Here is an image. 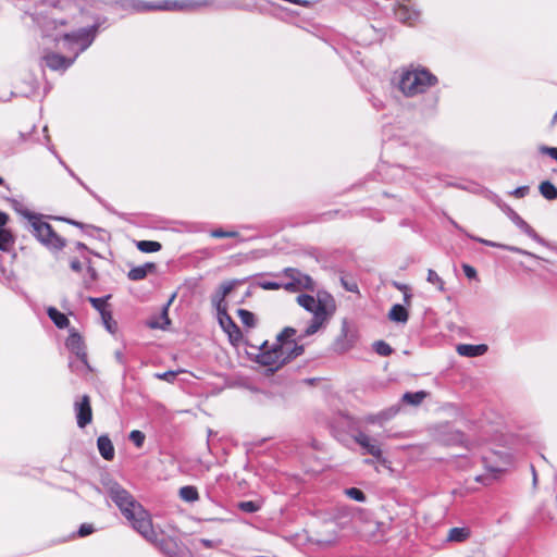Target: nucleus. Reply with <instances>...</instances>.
<instances>
[{
  "instance_id": "nucleus-34",
  "label": "nucleus",
  "mask_w": 557,
  "mask_h": 557,
  "mask_svg": "<svg viewBox=\"0 0 557 557\" xmlns=\"http://www.w3.org/2000/svg\"><path fill=\"white\" fill-rule=\"evenodd\" d=\"M373 348L376 351V354H379L380 356L385 357V356H389L392 354L391 346L383 341L375 342L373 345Z\"/></svg>"
},
{
  "instance_id": "nucleus-42",
  "label": "nucleus",
  "mask_w": 557,
  "mask_h": 557,
  "mask_svg": "<svg viewBox=\"0 0 557 557\" xmlns=\"http://www.w3.org/2000/svg\"><path fill=\"white\" fill-rule=\"evenodd\" d=\"M94 532V527L91 524H82L78 530L79 536H86Z\"/></svg>"
},
{
  "instance_id": "nucleus-14",
  "label": "nucleus",
  "mask_w": 557,
  "mask_h": 557,
  "mask_svg": "<svg viewBox=\"0 0 557 557\" xmlns=\"http://www.w3.org/2000/svg\"><path fill=\"white\" fill-rule=\"evenodd\" d=\"M152 544L169 557H176L181 552V546L177 541L171 537L163 540L157 537V542Z\"/></svg>"
},
{
  "instance_id": "nucleus-43",
  "label": "nucleus",
  "mask_w": 557,
  "mask_h": 557,
  "mask_svg": "<svg viewBox=\"0 0 557 557\" xmlns=\"http://www.w3.org/2000/svg\"><path fill=\"white\" fill-rule=\"evenodd\" d=\"M528 191H529L528 186H521V187L516 188L512 191V195L516 196L517 198H522L528 194Z\"/></svg>"
},
{
  "instance_id": "nucleus-15",
  "label": "nucleus",
  "mask_w": 557,
  "mask_h": 557,
  "mask_svg": "<svg viewBox=\"0 0 557 557\" xmlns=\"http://www.w3.org/2000/svg\"><path fill=\"white\" fill-rule=\"evenodd\" d=\"M457 352L463 357H478L482 356L487 351V346L484 344L481 345H470V344H459L456 347Z\"/></svg>"
},
{
  "instance_id": "nucleus-39",
  "label": "nucleus",
  "mask_w": 557,
  "mask_h": 557,
  "mask_svg": "<svg viewBox=\"0 0 557 557\" xmlns=\"http://www.w3.org/2000/svg\"><path fill=\"white\" fill-rule=\"evenodd\" d=\"M540 151L544 154H548L549 157H552L553 159H555L557 161V148L555 147H546V146H542L540 148Z\"/></svg>"
},
{
  "instance_id": "nucleus-31",
  "label": "nucleus",
  "mask_w": 557,
  "mask_h": 557,
  "mask_svg": "<svg viewBox=\"0 0 557 557\" xmlns=\"http://www.w3.org/2000/svg\"><path fill=\"white\" fill-rule=\"evenodd\" d=\"M426 281L433 285L436 286V288L441 292H443L445 289V283L444 281L442 280V277L434 271V270H429L428 271V277H426Z\"/></svg>"
},
{
  "instance_id": "nucleus-16",
  "label": "nucleus",
  "mask_w": 557,
  "mask_h": 557,
  "mask_svg": "<svg viewBox=\"0 0 557 557\" xmlns=\"http://www.w3.org/2000/svg\"><path fill=\"white\" fill-rule=\"evenodd\" d=\"M471 536V530L468 527L451 528L446 536L448 543H463Z\"/></svg>"
},
{
  "instance_id": "nucleus-18",
  "label": "nucleus",
  "mask_w": 557,
  "mask_h": 557,
  "mask_svg": "<svg viewBox=\"0 0 557 557\" xmlns=\"http://www.w3.org/2000/svg\"><path fill=\"white\" fill-rule=\"evenodd\" d=\"M97 446L102 458L106 460H112L114 458V447L111 440L107 435H101L98 437Z\"/></svg>"
},
{
  "instance_id": "nucleus-17",
  "label": "nucleus",
  "mask_w": 557,
  "mask_h": 557,
  "mask_svg": "<svg viewBox=\"0 0 557 557\" xmlns=\"http://www.w3.org/2000/svg\"><path fill=\"white\" fill-rule=\"evenodd\" d=\"M172 299L162 308L161 313L158 317L151 318L148 321V326L150 329H161L164 330L168 325H170L171 321L169 318V306L171 304Z\"/></svg>"
},
{
  "instance_id": "nucleus-11",
  "label": "nucleus",
  "mask_w": 557,
  "mask_h": 557,
  "mask_svg": "<svg viewBox=\"0 0 557 557\" xmlns=\"http://www.w3.org/2000/svg\"><path fill=\"white\" fill-rule=\"evenodd\" d=\"M219 313V322L225 333H227L230 341L235 344L240 341L242 332L239 327L234 323L232 318L226 313V308H222Z\"/></svg>"
},
{
  "instance_id": "nucleus-9",
  "label": "nucleus",
  "mask_w": 557,
  "mask_h": 557,
  "mask_svg": "<svg viewBox=\"0 0 557 557\" xmlns=\"http://www.w3.org/2000/svg\"><path fill=\"white\" fill-rule=\"evenodd\" d=\"M354 438L355 442L360 445L367 454L373 456L377 461H383V453L376 440L370 437L363 432L357 433Z\"/></svg>"
},
{
  "instance_id": "nucleus-4",
  "label": "nucleus",
  "mask_w": 557,
  "mask_h": 557,
  "mask_svg": "<svg viewBox=\"0 0 557 557\" xmlns=\"http://www.w3.org/2000/svg\"><path fill=\"white\" fill-rule=\"evenodd\" d=\"M297 302L313 314L310 324L306 327L305 333L298 337V341L317 333L333 315L336 308L334 298L327 293L318 294V298L302 294L297 296Z\"/></svg>"
},
{
  "instance_id": "nucleus-47",
  "label": "nucleus",
  "mask_w": 557,
  "mask_h": 557,
  "mask_svg": "<svg viewBox=\"0 0 557 557\" xmlns=\"http://www.w3.org/2000/svg\"><path fill=\"white\" fill-rule=\"evenodd\" d=\"M70 265L71 269L75 272H79L82 270V263L77 259L72 260Z\"/></svg>"
},
{
  "instance_id": "nucleus-33",
  "label": "nucleus",
  "mask_w": 557,
  "mask_h": 557,
  "mask_svg": "<svg viewBox=\"0 0 557 557\" xmlns=\"http://www.w3.org/2000/svg\"><path fill=\"white\" fill-rule=\"evenodd\" d=\"M345 494H346L349 498H351V499H354V500H356V502L363 503V502L366 500V495H364V493H363L361 490L357 488V487H349V488H346V490H345Z\"/></svg>"
},
{
  "instance_id": "nucleus-57",
  "label": "nucleus",
  "mask_w": 557,
  "mask_h": 557,
  "mask_svg": "<svg viewBox=\"0 0 557 557\" xmlns=\"http://www.w3.org/2000/svg\"><path fill=\"white\" fill-rule=\"evenodd\" d=\"M554 120H557V112H556V113H555V115H554Z\"/></svg>"
},
{
  "instance_id": "nucleus-46",
  "label": "nucleus",
  "mask_w": 557,
  "mask_h": 557,
  "mask_svg": "<svg viewBox=\"0 0 557 557\" xmlns=\"http://www.w3.org/2000/svg\"><path fill=\"white\" fill-rule=\"evenodd\" d=\"M211 236L215 238H224L226 237V231L223 230H214L211 232Z\"/></svg>"
},
{
  "instance_id": "nucleus-32",
  "label": "nucleus",
  "mask_w": 557,
  "mask_h": 557,
  "mask_svg": "<svg viewBox=\"0 0 557 557\" xmlns=\"http://www.w3.org/2000/svg\"><path fill=\"white\" fill-rule=\"evenodd\" d=\"M237 314L242 321L243 324L251 327L255 326V314L248 310L245 309H238Z\"/></svg>"
},
{
  "instance_id": "nucleus-2",
  "label": "nucleus",
  "mask_w": 557,
  "mask_h": 557,
  "mask_svg": "<svg viewBox=\"0 0 557 557\" xmlns=\"http://www.w3.org/2000/svg\"><path fill=\"white\" fill-rule=\"evenodd\" d=\"M97 25L81 28L74 33H64L55 36V41L61 44V49L73 52L72 57H64L55 52L47 53L42 57L46 66L52 71H65L77 59L79 53L85 51L94 42L97 35Z\"/></svg>"
},
{
  "instance_id": "nucleus-28",
  "label": "nucleus",
  "mask_w": 557,
  "mask_h": 557,
  "mask_svg": "<svg viewBox=\"0 0 557 557\" xmlns=\"http://www.w3.org/2000/svg\"><path fill=\"white\" fill-rule=\"evenodd\" d=\"M180 497L188 503L198 500L199 494L196 487L187 485L180 488Z\"/></svg>"
},
{
  "instance_id": "nucleus-5",
  "label": "nucleus",
  "mask_w": 557,
  "mask_h": 557,
  "mask_svg": "<svg viewBox=\"0 0 557 557\" xmlns=\"http://www.w3.org/2000/svg\"><path fill=\"white\" fill-rule=\"evenodd\" d=\"M437 83L436 76L425 69H408L399 74L398 88L407 97L425 92Z\"/></svg>"
},
{
  "instance_id": "nucleus-49",
  "label": "nucleus",
  "mask_w": 557,
  "mask_h": 557,
  "mask_svg": "<svg viewBox=\"0 0 557 557\" xmlns=\"http://www.w3.org/2000/svg\"><path fill=\"white\" fill-rule=\"evenodd\" d=\"M103 323H104V326L106 329L110 332V333H113V322H112V318L111 319H106V320H102Z\"/></svg>"
},
{
  "instance_id": "nucleus-36",
  "label": "nucleus",
  "mask_w": 557,
  "mask_h": 557,
  "mask_svg": "<svg viewBox=\"0 0 557 557\" xmlns=\"http://www.w3.org/2000/svg\"><path fill=\"white\" fill-rule=\"evenodd\" d=\"M238 508L245 512H256L260 509V506L255 503V502H251V500H248V502H240L238 504Z\"/></svg>"
},
{
  "instance_id": "nucleus-20",
  "label": "nucleus",
  "mask_w": 557,
  "mask_h": 557,
  "mask_svg": "<svg viewBox=\"0 0 557 557\" xmlns=\"http://www.w3.org/2000/svg\"><path fill=\"white\" fill-rule=\"evenodd\" d=\"M398 411H399L398 407H391V408H388L386 410L381 411L376 416H370L367 419V422L383 424L384 422H386V421L391 420L392 418H394L398 413Z\"/></svg>"
},
{
  "instance_id": "nucleus-53",
  "label": "nucleus",
  "mask_w": 557,
  "mask_h": 557,
  "mask_svg": "<svg viewBox=\"0 0 557 557\" xmlns=\"http://www.w3.org/2000/svg\"><path fill=\"white\" fill-rule=\"evenodd\" d=\"M532 471H533V483L536 484L537 475H536V472L533 467H532Z\"/></svg>"
},
{
  "instance_id": "nucleus-25",
  "label": "nucleus",
  "mask_w": 557,
  "mask_h": 557,
  "mask_svg": "<svg viewBox=\"0 0 557 557\" xmlns=\"http://www.w3.org/2000/svg\"><path fill=\"white\" fill-rule=\"evenodd\" d=\"M392 321L405 323L408 320V311L401 305H394L388 313Z\"/></svg>"
},
{
  "instance_id": "nucleus-23",
  "label": "nucleus",
  "mask_w": 557,
  "mask_h": 557,
  "mask_svg": "<svg viewBox=\"0 0 557 557\" xmlns=\"http://www.w3.org/2000/svg\"><path fill=\"white\" fill-rule=\"evenodd\" d=\"M154 269L153 263H147L145 265L133 268L128 272V278L132 281H139L147 276L148 272Z\"/></svg>"
},
{
  "instance_id": "nucleus-44",
  "label": "nucleus",
  "mask_w": 557,
  "mask_h": 557,
  "mask_svg": "<svg viewBox=\"0 0 557 557\" xmlns=\"http://www.w3.org/2000/svg\"><path fill=\"white\" fill-rule=\"evenodd\" d=\"M87 272L89 274L90 280H89V282L88 281L85 282L86 285H88L89 283L94 282L97 278V272L92 267L89 265L87 268Z\"/></svg>"
},
{
  "instance_id": "nucleus-22",
  "label": "nucleus",
  "mask_w": 557,
  "mask_h": 557,
  "mask_svg": "<svg viewBox=\"0 0 557 557\" xmlns=\"http://www.w3.org/2000/svg\"><path fill=\"white\" fill-rule=\"evenodd\" d=\"M512 222L528 236H530L533 239H540L539 235L535 233V231L516 212H511L510 215Z\"/></svg>"
},
{
  "instance_id": "nucleus-50",
  "label": "nucleus",
  "mask_w": 557,
  "mask_h": 557,
  "mask_svg": "<svg viewBox=\"0 0 557 557\" xmlns=\"http://www.w3.org/2000/svg\"><path fill=\"white\" fill-rule=\"evenodd\" d=\"M238 236H239V234L237 232L226 231V237L235 238V237H238Z\"/></svg>"
},
{
  "instance_id": "nucleus-13",
  "label": "nucleus",
  "mask_w": 557,
  "mask_h": 557,
  "mask_svg": "<svg viewBox=\"0 0 557 557\" xmlns=\"http://www.w3.org/2000/svg\"><path fill=\"white\" fill-rule=\"evenodd\" d=\"M237 283V281H230L221 284L219 290L212 297V302L215 305L218 311H221L222 308H226L224 299L234 289Z\"/></svg>"
},
{
  "instance_id": "nucleus-12",
  "label": "nucleus",
  "mask_w": 557,
  "mask_h": 557,
  "mask_svg": "<svg viewBox=\"0 0 557 557\" xmlns=\"http://www.w3.org/2000/svg\"><path fill=\"white\" fill-rule=\"evenodd\" d=\"M75 412L77 425L79 428H85L88 423L91 422L92 412L90 399L87 395H84L79 401L75 403Z\"/></svg>"
},
{
  "instance_id": "nucleus-58",
  "label": "nucleus",
  "mask_w": 557,
  "mask_h": 557,
  "mask_svg": "<svg viewBox=\"0 0 557 557\" xmlns=\"http://www.w3.org/2000/svg\"><path fill=\"white\" fill-rule=\"evenodd\" d=\"M2 184H3V180L0 177V185H2Z\"/></svg>"
},
{
  "instance_id": "nucleus-21",
  "label": "nucleus",
  "mask_w": 557,
  "mask_h": 557,
  "mask_svg": "<svg viewBox=\"0 0 557 557\" xmlns=\"http://www.w3.org/2000/svg\"><path fill=\"white\" fill-rule=\"evenodd\" d=\"M110 298V296H107L104 298H95V297H89L88 298V301L91 304V306L99 311L100 315H101V319L102 320H106L107 318L108 319H111V312L107 310L106 306H107V300Z\"/></svg>"
},
{
  "instance_id": "nucleus-24",
  "label": "nucleus",
  "mask_w": 557,
  "mask_h": 557,
  "mask_svg": "<svg viewBox=\"0 0 557 557\" xmlns=\"http://www.w3.org/2000/svg\"><path fill=\"white\" fill-rule=\"evenodd\" d=\"M47 313L59 329H64L69 325V319L66 315L58 311L55 308H48Z\"/></svg>"
},
{
  "instance_id": "nucleus-1",
  "label": "nucleus",
  "mask_w": 557,
  "mask_h": 557,
  "mask_svg": "<svg viewBox=\"0 0 557 557\" xmlns=\"http://www.w3.org/2000/svg\"><path fill=\"white\" fill-rule=\"evenodd\" d=\"M102 484L106 493L119 507L125 519L131 522L133 529L149 543H156L157 531L153 528L151 516L141 504H139L127 490L112 479H103Z\"/></svg>"
},
{
  "instance_id": "nucleus-38",
  "label": "nucleus",
  "mask_w": 557,
  "mask_h": 557,
  "mask_svg": "<svg viewBox=\"0 0 557 557\" xmlns=\"http://www.w3.org/2000/svg\"><path fill=\"white\" fill-rule=\"evenodd\" d=\"M176 374H177V372L168 371V372H163V373H157L156 377L159 380L172 382L175 379Z\"/></svg>"
},
{
  "instance_id": "nucleus-48",
  "label": "nucleus",
  "mask_w": 557,
  "mask_h": 557,
  "mask_svg": "<svg viewBox=\"0 0 557 557\" xmlns=\"http://www.w3.org/2000/svg\"><path fill=\"white\" fill-rule=\"evenodd\" d=\"M9 221L8 214L0 211V228H3Z\"/></svg>"
},
{
  "instance_id": "nucleus-41",
  "label": "nucleus",
  "mask_w": 557,
  "mask_h": 557,
  "mask_svg": "<svg viewBox=\"0 0 557 557\" xmlns=\"http://www.w3.org/2000/svg\"><path fill=\"white\" fill-rule=\"evenodd\" d=\"M462 270L468 278H474L476 276V270L469 264H463Z\"/></svg>"
},
{
  "instance_id": "nucleus-45",
  "label": "nucleus",
  "mask_w": 557,
  "mask_h": 557,
  "mask_svg": "<svg viewBox=\"0 0 557 557\" xmlns=\"http://www.w3.org/2000/svg\"><path fill=\"white\" fill-rule=\"evenodd\" d=\"M343 285H344V287H345L348 292H352V293L358 292V286H357V284H356V283H354V282H352V283H347V282L343 281Z\"/></svg>"
},
{
  "instance_id": "nucleus-10",
  "label": "nucleus",
  "mask_w": 557,
  "mask_h": 557,
  "mask_svg": "<svg viewBox=\"0 0 557 557\" xmlns=\"http://www.w3.org/2000/svg\"><path fill=\"white\" fill-rule=\"evenodd\" d=\"M65 345L70 351L77 356L83 366L88 367L85 345L82 336L76 331L71 330Z\"/></svg>"
},
{
  "instance_id": "nucleus-29",
  "label": "nucleus",
  "mask_w": 557,
  "mask_h": 557,
  "mask_svg": "<svg viewBox=\"0 0 557 557\" xmlns=\"http://www.w3.org/2000/svg\"><path fill=\"white\" fill-rule=\"evenodd\" d=\"M136 247L141 252H157L161 249V244L154 240H139L136 243Z\"/></svg>"
},
{
  "instance_id": "nucleus-54",
  "label": "nucleus",
  "mask_w": 557,
  "mask_h": 557,
  "mask_svg": "<svg viewBox=\"0 0 557 557\" xmlns=\"http://www.w3.org/2000/svg\"><path fill=\"white\" fill-rule=\"evenodd\" d=\"M55 23H57L55 21L50 22V23L47 25V28H49L50 24H53V25L55 26Z\"/></svg>"
},
{
  "instance_id": "nucleus-35",
  "label": "nucleus",
  "mask_w": 557,
  "mask_h": 557,
  "mask_svg": "<svg viewBox=\"0 0 557 557\" xmlns=\"http://www.w3.org/2000/svg\"><path fill=\"white\" fill-rule=\"evenodd\" d=\"M145 434L141 431L134 430L129 433V440L135 444L136 447H141L145 442Z\"/></svg>"
},
{
  "instance_id": "nucleus-26",
  "label": "nucleus",
  "mask_w": 557,
  "mask_h": 557,
  "mask_svg": "<svg viewBox=\"0 0 557 557\" xmlns=\"http://www.w3.org/2000/svg\"><path fill=\"white\" fill-rule=\"evenodd\" d=\"M14 244L12 233L7 228H0V250L9 251Z\"/></svg>"
},
{
  "instance_id": "nucleus-6",
  "label": "nucleus",
  "mask_w": 557,
  "mask_h": 557,
  "mask_svg": "<svg viewBox=\"0 0 557 557\" xmlns=\"http://www.w3.org/2000/svg\"><path fill=\"white\" fill-rule=\"evenodd\" d=\"M18 212L26 219L28 231L47 248L60 250L65 246V240L40 215L27 209L18 210Z\"/></svg>"
},
{
  "instance_id": "nucleus-37",
  "label": "nucleus",
  "mask_w": 557,
  "mask_h": 557,
  "mask_svg": "<svg viewBox=\"0 0 557 557\" xmlns=\"http://www.w3.org/2000/svg\"><path fill=\"white\" fill-rule=\"evenodd\" d=\"M260 286L267 290H275L282 287L284 288V284L277 282H262L260 283Z\"/></svg>"
},
{
  "instance_id": "nucleus-51",
  "label": "nucleus",
  "mask_w": 557,
  "mask_h": 557,
  "mask_svg": "<svg viewBox=\"0 0 557 557\" xmlns=\"http://www.w3.org/2000/svg\"><path fill=\"white\" fill-rule=\"evenodd\" d=\"M201 542L203 543L205 546L207 547H211L212 546V542L210 540H201Z\"/></svg>"
},
{
  "instance_id": "nucleus-30",
  "label": "nucleus",
  "mask_w": 557,
  "mask_h": 557,
  "mask_svg": "<svg viewBox=\"0 0 557 557\" xmlns=\"http://www.w3.org/2000/svg\"><path fill=\"white\" fill-rule=\"evenodd\" d=\"M540 193L548 200L557 198V188L548 181L542 182L540 185Z\"/></svg>"
},
{
  "instance_id": "nucleus-7",
  "label": "nucleus",
  "mask_w": 557,
  "mask_h": 557,
  "mask_svg": "<svg viewBox=\"0 0 557 557\" xmlns=\"http://www.w3.org/2000/svg\"><path fill=\"white\" fill-rule=\"evenodd\" d=\"M203 3H198L189 0H160V1H144V0H129L126 2V8L134 12L147 11H187L193 10Z\"/></svg>"
},
{
  "instance_id": "nucleus-8",
  "label": "nucleus",
  "mask_w": 557,
  "mask_h": 557,
  "mask_svg": "<svg viewBox=\"0 0 557 557\" xmlns=\"http://www.w3.org/2000/svg\"><path fill=\"white\" fill-rule=\"evenodd\" d=\"M284 275L288 278H290V282L284 284V288L286 290L296 292L299 289H310L312 290L314 288V284L312 278L301 273L300 271L287 268L284 270Z\"/></svg>"
},
{
  "instance_id": "nucleus-3",
  "label": "nucleus",
  "mask_w": 557,
  "mask_h": 557,
  "mask_svg": "<svg viewBox=\"0 0 557 557\" xmlns=\"http://www.w3.org/2000/svg\"><path fill=\"white\" fill-rule=\"evenodd\" d=\"M297 331L293 327H285L277 336L276 343L269 346L264 342L260 347L257 361L269 367L271 371L278 370L289 360L302 355L304 345L294 339Z\"/></svg>"
},
{
  "instance_id": "nucleus-19",
  "label": "nucleus",
  "mask_w": 557,
  "mask_h": 557,
  "mask_svg": "<svg viewBox=\"0 0 557 557\" xmlns=\"http://www.w3.org/2000/svg\"><path fill=\"white\" fill-rule=\"evenodd\" d=\"M470 238H472V239H474V240H476V242H479L481 244H484L486 246L503 248V249H506V250H509V251H512V252H517V253H520V255H527V256L535 257L533 253H531V252H529L527 250H523L521 248H518V247L503 245V244L491 242V240H487V239H484V238H481V237H476V236H470Z\"/></svg>"
},
{
  "instance_id": "nucleus-40",
  "label": "nucleus",
  "mask_w": 557,
  "mask_h": 557,
  "mask_svg": "<svg viewBox=\"0 0 557 557\" xmlns=\"http://www.w3.org/2000/svg\"><path fill=\"white\" fill-rule=\"evenodd\" d=\"M396 14L404 22H408L409 24L413 23V20L411 17H406V14H407V8L406 7L399 8Z\"/></svg>"
},
{
  "instance_id": "nucleus-55",
  "label": "nucleus",
  "mask_w": 557,
  "mask_h": 557,
  "mask_svg": "<svg viewBox=\"0 0 557 557\" xmlns=\"http://www.w3.org/2000/svg\"><path fill=\"white\" fill-rule=\"evenodd\" d=\"M409 298H410V295L405 294V300L408 301Z\"/></svg>"
},
{
  "instance_id": "nucleus-56",
  "label": "nucleus",
  "mask_w": 557,
  "mask_h": 557,
  "mask_svg": "<svg viewBox=\"0 0 557 557\" xmlns=\"http://www.w3.org/2000/svg\"><path fill=\"white\" fill-rule=\"evenodd\" d=\"M77 247H78V248H85V245L79 243V244L77 245Z\"/></svg>"
},
{
  "instance_id": "nucleus-27",
  "label": "nucleus",
  "mask_w": 557,
  "mask_h": 557,
  "mask_svg": "<svg viewBox=\"0 0 557 557\" xmlns=\"http://www.w3.org/2000/svg\"><path fill=\"white\" fill-rule=\"evenodd\" d=\"M426 393L423 392V391H420V392H416V393H405L403 395V401L408 404V405H412V406H418L420 405L423 399L426 397Z\"/></svg>"
},
{
  "instance_id": "nucleus-52",
  "label": "nucleus",
  "mask_w": 557,
  "mask_h": 557,
  "mask_svg": "<svg viewBox=\"0 0 557 557\" xmlns=\"http://www.w3.org/2000/svg\"><path fill=\"white\" fill-rule=\"evenodd\" d=\"M394 285H395L399 290H406V289H407V287H406L405 285H401V284H399V283H395Z\"/></svg>"
}]
</instances>
